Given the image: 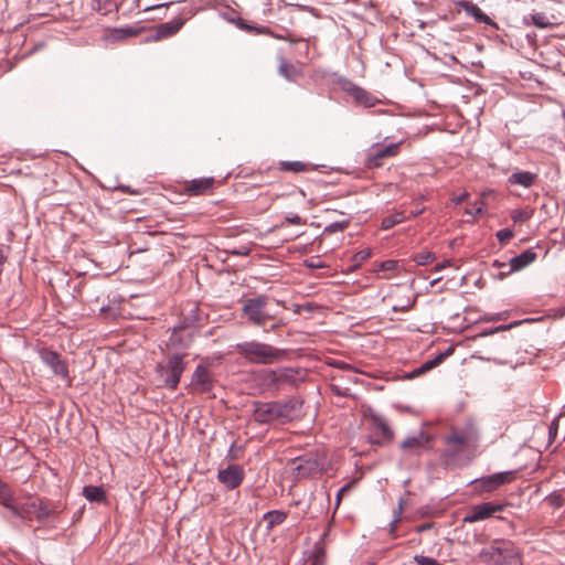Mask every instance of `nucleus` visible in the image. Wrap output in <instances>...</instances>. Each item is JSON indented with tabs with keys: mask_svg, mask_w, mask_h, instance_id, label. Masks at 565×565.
<instances>
[{
	"mask_svg": "<svg viewBox=\"0 0 565 565\" xmlns=\"http://www.w3.org/2000/svg\"><path fill=\"white\" fill-rule=\"evenodd\" d=\"M25 513H34L38 520H43L50 516L51 511L41 500H34L26 504Z\"/></svg>",
	"mask_w": 565,
	"mask_h": 565,
	"instance_id": "26",
	"label": "nucleus"
},
{
	"mask_svg": "<svg viewBox=\"0 0 565 565\" xmlns=\"http://www.w3.org/2000/svg\"><path fill=\"white\" fill-rule=\"evenodd\" d=\"M557 430H558V420L554 419L548 427V439L551 443L555 439V437L557 435Z\"/></svg>",
	"mask_w": 565,
	"mask_h": 565,
	"instance_id": "44",
	"label": "nucleus"
},
{
	"mask_svg": "<svg viewBox=\"0 0 565 565\" xmlns=\"http://www.w3.org/2000/svg\"><path fill=\"white\" fill-rule=\"evenodd\" d=\"M267 302L268 297L265 295L246 299L242 307V316L253 326H265L267 321L274 319L266 309Z\"/></svg>",
	"mask_w": 565,
	"mask_h": 565,
	"instance_id": "5",
	"label": "nucleus"
},
{
	"mask_svg": "<svg viewBox=\"0 0 565 565\" xmlns=\"http://www.w3.org/2000/svg\"><path fill=\"white\" fill-rule=\"evenodd\" d=\"M185 366L186 364L183 361V355L174 354L169 356L164 363H158L156 371L166 387L175 390Z\"/></svg>",
	"mask_w": 565,
	"mask_h": 565,
	"instance_id": "4",
	"label": "nucleus"
},
{
	"mask_svg": "<svg viewBox=\"0 0 565 565\" xmlns=\"http://www.w3.org/2000/svg\"><path fill=\"white\" fill-rule=\"evenodd\" d=\"M326 551L322 546L316 545L312 554L308 557V565H324Z\"/></svg>",
	"mask_w": 565,
	"mask_h": 565,
	"instance_id": "31",
	"label": "nucleus"
},
{
	"mask_svg": "<svg viewBox=\"0 0 565 565\" xmlns=\"http://www.w3.org/2000/svg\"><path fill=\"white\" fill-rule=\"evenodd\" d=\"M286 519L287 514L278 510H273L264 514V520L267 523L266 529L268 531L273 530L276 525L284 523Z\"/></svg>",
	"mask_w": 565,
	"mask_h": 565,
	"instance_id": "28",
	"label": "nucleus"
},
{
	"mask_svg": "<svg viewBox=\"0 0 565 565\" xmlns=\"http://www.w3.org/2000/svg\"><path fill=\"white\" fill-rule=\"evenodd\" d=\"M518 324H519V322H512V323H510V324H508V326H500V327H498V328H495V329L491 330L490 332H484V333H482L481 335H488V334H493V333L499 332V331H502V330H509V329H511L512 327L518 326Z\"/></svg>",
	"mask_w": 565,
	"mask_h": 565,
	"instance_id": "47",
	"label": "nucleus"
},
{
	"mask_svg": "<svg viewBox=\"0 0 565 565\" xmlns=\"http://www.w3.org/2000/svg\"><path fill=\"white\" fill-rule=\"evenodd\" d=\"M443 440L445 449L440 455L441 462L445 467H451L457 465L466 448H475L477 446L479 436L472 427L465 429L452 428Z\"/></svg>",
	"mask_w": 565,
	"mask_h": 565,
	"instance_id": "1",
	"label": "nucleus"
},
{
	"mask_svg": "<svg viewBox=\"0 0 565 565\" xmlns=\"http://www.w3.org/2000/svg\"><path fill=\"white\" fill-rule=\"evenodd\" d=\"M414 562L417 565H443L439 562H437L435 558L428 557V556H423V555H415Z\"/></svg>",
	"mask_w": 565,
	"mask_h": 565,
	"instance_id": "41",
	"label": "nucleus"
},
{
	"mask_svg": "<svg viewBox=\"0 0 565 565\" xmlns=\"http://www.w3.org/2000/svg\"><path fill=\"white\" fill-rule=\"evenodd\" d=\"M254 406V418L256 422L265 424L277 420L274 402H257Z\"/></svg>",
	"mask_w": 565,
	"mask_h": 565,
	"instance_id": "19",
	"label": "nucleus"
},
{
	"mask_svg": "<svg viewBox=\"0 0 565 565\" xmlns=\"http://www.w3.org/2000/svg\"><path fill=\"white\" fill-rule=\"evenodd\" d=\"M350 488H351V483H347L345 486H343L342 488L339 489V491L337 493V498H335V507L337 508L341 503L343 493L347 492Z\"/></svg>",
	"mask_w": 565,
	"mask_h": 565,
	"instance_id": "46",
	"label": "nucleus"
},
{
	"mask_svg": "<svg viewBox=\"0 0 565 565\" xmlns=\"http://www.w3.org/2000/svg\"><path fill=\"white\" fill-rule=\"evenodd\" d=\"M331 390L334 394L339 395V396H345L347 395V391H341L340 387L337 385V384H331Z\"/></svg>",
	"mask_w": 565,
	"mask_h": 565,
	"instance_id": "56",
	"label": "nucleus"
},
{
	"mask_svg": "<svg viewBox=\"0 0 565 565\" xmlns=\"http://www.w3.org/2000/svg\"><path fill=\"white\" fill-rule=\"evenodd\" d=\"M501 244L508 243L513 237V232L510 228H502L495 234Z\"/></svg>",
	"mask_w": 565,
	"mask_h": 565,
	"instance_id": "40",
	"label": "nucleus"
},
{
	"mask_svg": "<svg viewBox=\"0 0 565 565\" xmlns=\"http://www.w3.org/2000/svg\"><path fill=\"white\" fill-rule=\"evenodd\" d=\"M434 259L435 255L430 252L418 253L414 256V262L419 266L427 265L431 263Z\"/></svg>",
	"mask_w": 565,
	"mask_h": 565,
	"instance_id": "37",
	"label": "nucleus"
},
{
	"mask_svg": "<svg viewBox=\"0 0 565 565\" xmlns=\"http://www.w3.org/2000/svg\"><path fill=\"white\" fill-rule=\"evenodd\" d=\"M235 350L237 354L250 364H274L285 355L284 350L256 340L237 343Z\"/></svg>",
	"mask_w": 565,
	"mask_h": 565,
	"instance_id": "2",
	"label": "nucleus"
},
{
	"mask_svg": "<svg viewBox=\"0 0 565 565\" xmlns=\"http://www.w3.org/2000/svg\"><path fill=\"white\" fill-rule=\"evenodd\" d=\"M406 503V500L401 498L399 501H398V508L397 510L395 511V514L397 515H402V512H403V509H404V505Z\"/></svg>",
	"mask_w": 565,
	"mask_h": 565,
	"instance_id": "57",
	"label": "nucleus"
},
{
	"mask_svg": "<svg viewBox=\"0 0 565 565\" xmlns=\"http://www.w3.org/2000/svg\"><path fill=\"white\" fill-rule=\"evenodd\" d=\"M443 361H444L443 356L440 354H438L434 359H430V360L426 361L425 363H423L422 366L415 371V373L422 374L426 371H429V370L434 369L435 366H437L438 364H440Z\"/></svg>",
	"mask_w": 565,
	"mask_h": 565,
	"instance_id": "34",
	"label": "nucleus"
},
{
	"mask_svg": "<svg viewBox=\"0 0 565 565\" xmlns=\"http://www.w3.org/2000/svg\"><path fill=\"white\" fill-rule=\"evenodd\" d=\"M433 438L424 430H419L416 435L406 437L399 448L406 457L420 456L430 448Z\"/></svg>",
	"mask_w": 565,
	"mask_h": 565,
	"instance_id": "6",
	"label": "nucleus"
},
{
	"mask_svg": "<svg viewBox=\"0 0 565 565\" xmlns=\"http://www.w3.org/2000/svg\"><path fill=\"white\" fill-rule=\"evenodd\" d=\"M468 198V193L465 192L456 198L452 199V202L456 204V205H459L461 204L466 199Z\"/></svg>",
	"mask_w": 565,
	"mask_h": 565,
	"instance_id": "53",
	"label": "nucleus"
},
{
	"mask_svg": "<svg viewBox=\"0 0 565 565\" xmlns=\"http://www.w3.org/2000/svg\"><path fill=\"white\" fill-rule=\"evenodd\" d=\"M39 355L41 361L46 364L56 376L68 380V366L60 353L42 348L39 350Z\"/></svg>",
	"mask_w": 565,
	"mask_h": 565,
	"instance_id": "9",
	"label": "nucleus"
},
{
	"mask_svg": "<svg viewBox=\"0 0 565 565\" xmlns=\"http://www.w3.org/2000/svg\"><path fill=\"white\" fill-rule=\"evenodd\" d=\"M419 212L417 211H414L413 215L416 216Z\"/></svg>",
	"mask_w": 565,
	"mask_h": 565,
	"instance_id": "63",
	"label": "nucleus"
},
{
	"mask_svg": "<svg viewBox=\"0 0 565 565\" xmlns=\"http://www.w3.org/2000/svg\"><path fill=\"white\" fill-rule=\"evenodd\" d=\"M83 495L90 502H104L106 500L105 490L98 486H85Z\"/></svg>",
	"mask_w": 565,
	"mask_h": 565,
	"instance_id": "27",
	"label": "nucleus"
},
{
	"mask_svg": "<svg viewBox=\"0 0 565 565\" xmlns=\"http://www.w3.org/2000/svg\"><path fill=\"white\" fill-rule=\"evenodd\" d=\"M439 280H440V278L433 279L430 281V286H435Z\"/></svg>",
	"mask_w": 565,
	"mask_h": 565,
	"instance_id": "62",
	"label": "nucleus"
},
{
	"mask_svg": "<svg viewBox=\"0 0 565 565\" xmlns=\"http://www.w3.org/2000/svg\"><path fill=\"white\" fill-rule=\"evenodd\" d=\"M443 361H444L443 356L440 354H438L434 359H430V360L426 361L425 363H423L422 366L415 371V373L422 374L426 371H429V370L434 369L435 366H437L438 364H440Z\"/></svg>",
	"mask_w": 565,
	"mask_h": 565,
	"instance_id": "33",
	"label": "nucleus"
},
{
	"mask_svg": "<svg viewBox=\"0 0 565 565\" xmlns=\"http://www.w3.org/2000/svg\"><path fill=\"white\" fill-rule=\"evenodd\" d=\"M492 266L497 267V268H505V267H508V264L501 263L499 260H494Z\"/></svg>",
	"mask_w": 565,
	"mask_h": 565,
	"instance_id": "61",
	"label": "nucleus"
},
{
	"mask_svg": "<svg viewBox=\"0 0 565 565\" xmlns=\"http://www.w3.org/2000/svg\"><path fill=\"white\" fill-rule=\"evenodd\" d=\"M278 169L284 172L300 173L311 170V164L302 161H280Z\"/></svg>",
	"mask_w": 565,
	"mask_h": 565,
	"instance_id": "25",
	"label": "nucleus"
},
{
	"mask_svg": "<svg viewBox=\"0 0 565 565\" xmlns=\"http://www.w3.org/2000/svg\"><path fill=\"white\" fill-rule=\"evenodd\" d=\"M372 252L370 248H363L359 252H356L353 256V262L356 264V265H360L361 263H363L364 260H366L370 256H371Z\"/></svg>",
	"mask_w": 565,
	"mask_h": 565,
	"instance_id": "39",
	"label": "nucleus"
},
{
	"mask_svg": "<svg viewBox=\"0 0 565 565\" xmlns=\"http://www.w3.org/2000/svg\"><path fill=\"white\" fill-rule=\"evenodd\" d=\"M370 420L371 429L376 437L374 441L376 445L383 446L391 444L394 440V431L384 417L379 414H371Z\"/></svg>",
	"mask_w": 565,
	"mask_h": 565,
	"instance_id": "11",
	"label": "nucleus"
},
{
	"mask_svg": "<svg viewBox=\"0 0 565 565\" xmlns=\"http://www.w3.org/2000/svg\"><path fill=\"white\" fill-rule=\"evenodd\" d=\"M248 253H249V249L246 247H241L239 249L233 252V254L242 255V256L248 255Z\"/></svg>",
	"mask_w": 565,
	"mask_h": 565,
	"instance_id": "58",
	"label": "nucleus"
},
{
	"mask_svg": "<svg viewBox=\"0 0 565 565\" xmlns=\"http://www.w3.org/2000/svg\"><path fill=\"white\" fill-rule=\"evenodd\" d=\"M185 23V19L183 18H174L171 21L158 24L154 28L153 34L148 36V41H160L163 39H168L174 34H177Z\"/></svg>",
	"mask_w": 565,
	"mask_h": 565,
	"instance_id": "14",
	"label": "nucleus"
},
{
	"mask_svg": "<svg viewBox=\"0 0 565 565\" xmlns=\"http://www.w3.org/2000/svg\"><path fill=\"white\" fill-rule=\"evenodd\" d=\"M263 377L267 383L278 385L279 383L292 380L294 375L290 369H280L264 371Z\"/></svg>",
	"mask_w": 565,
	"mask_h": 565,
	"instance_id": "21",
	"label": "nucleus"
},
{
	"mask_svg": "<svg viewBox=\"0 0 565 565\" xmlns=\"http://www.w3.org/2000/svg\"><path fill=\"white\" fill-rule=\"evenodd\" d=\"M213 384L210 370L205 365L199 364L191 376L189 388L195 393H207L213 388Z\"/></svg>",
	"mask_w": 565,
	"mask_h": 565,
	"instance_id": "10",
	"label": "nucleus"
},
{
	"mask_svg": "<svg viewBox=\"0 0 565 565\" xmlns=\"http://www.w3.org/2000/svg\"><path fill=\"white\" fill-rule=\"evenodd\" d=\"M214 183L212 177L193 179L184 182L183 190L189 196L205 195L213 190Z\"/></svg>",
	"mask_w": 565,
	"mask_h": 565,
	"instance_id": "18",
	"label": "nucleus"
},
{
	"mask_svg": "<svg viewBox=\"0 0 565 565\" xmlns=\"http://www.w3.org/2000/svg\"><path fill=\"white\" fill-rule=\"evenodd\" d=\"M516 477V471H502L498 473H493L488 477H483L480 479L481 488L483 491H493L498 489L502 484H507L512 482Z\"/></svg>",
	"mask_w": 565,
	"mask_h": 565,
	"instance_id": "17",
	"label": "nucleus"
},
{
	"mask_svg": "<svg viewBox=\"0 0 565 565\" xmlns=\"http://www.w3.org/2000/svg\"><path fill=\"white\" fill-rule=\"evenodd\" d=\"M0 497L2 499V504L8 508L14 515L24 518V513L20 511L17 507L12 504L13 497L10 488L0 480Z\"/></svg>",
	"mask_w": 565,
	"mask_h": 565,
	"instance_id": "24",
	"label": "nucleus"
},
{
	"mask_svg": "<svg viewBox=\"0 0 565 565\" xmlns=\"http://www.w3.org/2000/svg\"><path fill=\"white\" fill-rule=\"evenodd\" d=\"M406 220V216L403 212H395L393 214H390L385 217H383L381 223V228L386 231L392 228L393 226L404 222Z\"/></svg>",
	"mask_w": 565,
	"mask_h": 565,
	"instance_id": "30",
	"label": "nucleus"
},
{
	"mask_svg": "<svg viewBox=\"0 0 565 565\" xmlns=\"http://www.w3.org/2000/svg\"><path fill=\"white\" fill-rule=\"evenodd\" d=\"M399 520H401V515L395 514L394 520L391 522V531H395L396 530V524H397V522Z\"/></svg>",
	"mask_w": 565,
	"mask_h": 565,
	"instance_id": "60",
	"label": "nucleus"
},
{
	"mask_svg": "<svg viewBox=\"0 0 565 565\" xmlns=\"http://www.w3.org/2000/svg\"><path fill=\"white\" fill-rule=\"evenodd\" d=\"M306 265L310 268H322L324 267L318 259V257H312L309 260H306Z\"/></svg>",
	"mask_w": 565,
	"mask_h": 565,
	"instance_id": "49",
	"label": "nucleus"
},
{
	"mask_svg": "<svg viewBox=\"0 0 565 565\" xmlns=\"http://www.w3.org/2000/svg\"><path fill=\"white\" fill-rule=\"evenodd\" d=\"M396 266V262L395 260H385L381 264V268L382 269H385V270H391V269H394Z\"/></svg>",
	"mask_w": 565,
	"mask_h": 565,
	"instance_id": "50",
	"label": "nucleus"
},
{
	"mask_svg": "<svg viewBox=\"0 0 565 565\" xmlns=\"http://www.w3.org/2000/svg\"><path fill=\"white\" fill-rule=\"evenodd\" d=\"M292 465L298 478H306L319 469L318 461L310 458H296Z\"/></svg>",
	"mask_w": 565,
	"mask_h": 565,
	"instance_id": "20",
	"label": "nucleus"
},
{
	"mask_svg": "<svg viewBox=\"0 0 565 565\" xmlns=\"http://www.w3.org/2000/svg\"><path fill=\"white\" fill-rule=\"evenodd\" d=\"M532 23L541 29L548 28L553 23L544 12H537L531 15Z\"/></svg>",
	"mask_w": 565,
	"mask_h": 565,
	"instance_id": "32",
	"label": "nucleus"
},
{
	"mask_svg": "<svg viewBox=\"0 0 565 565\" xmlns=\"http://www.w3.org/2000/svg\"><path fill=\"white\" fill-rule=\"evenodd\" d=\"M536 257L537 255L532 248H529L522 252L520 255L512 257L508 263V270L501 271L499 275L500 278H503L514 271L522 270L523 268L531 265L536 259Z\"/></svg>",
	"mask_w": 565,
	"mask_h": 565,
	"instance_id": "16",
	"label": "nucleus"
},
{
	"mask_svg": "<svg viewBox=\"0 0 565 565\" xmlns=\"http://www.w3.org/2000/svg\"><path fill=\"white\" fill-rule=\"evenodd\" d=\"M343 89L354 99L358 105L365 108L374 107L379 103L376 97L351 82L345 83Z\"/></svg>",
	"mask_w": 565,
	"mask_h": 565,
	"instance_id": "15",
	"label": "nucleus"
},
{
	"mask_svg": "<svg viewBox=\"0 0 565 565\" xmlns=\"http://www.w3.org/2000/svg\"><path fill=\"white\" fill-rule=\"evenodd\" d=\"M531 217V214L524 210H513L511 212V218L514 223H524Z\"/></svg>",
	"mask_w": 565,
	"mask_h": 565,
	"instance_id": "38",
	"label": "nucleus"
},
{
	"mask_svg": "<svg viewBox=\"0 0 565 565\" xmlns=\"http://www.w3.org/2000/svg\"><path fill=\"white\" fill-rule=\"evenodd\" d=\"M181 0H178L177 2H180ZM175 1H168V2H164V3H160V4H156V6H151V7H148L146 10H154V9H159V8H168L169 6L173 4Z\"/></svg>",
	"mask_w": 565,
	"mask_h": 565,
	"instance_id": "51",
	"label": "nucleus"
},
{
	"mask_svg": "<svg viewBox=\"0 0 565 565\" xmlns=\"http://www.w3.org/2000/svg\"><path fill=\"white\" fill-rule=\"evenodd\" d=\"M399 142L390 145L376 143L371 147L366 154V166L369 168H379L386 158L395 157L399 150Z\"/></svg>",
	"mask_w": 565,
	"mask_h": 565,
	"instance_id": "7",
	"label": "nucleus"
},
{
	"mask_svg": "<svg viewBox=\"0 0 565 565\" xmlns=\"http://www.w3.org/2000/svg\"><path fill=\"white\" fill-rule=\"evenodd\" d=\"M245 478V471L242 466L230 463L225 468L217 471V480L227 489L234 490L238 488Z\"/></svg>",
	"mask_w": 565,
	"mask_h": 565,
	"instance_id": "8",
	"label": "nucleus"
},
{
	"mask_svg": "<svg viewBox=\"0 0 565 565\" xmlns=\"http://www.w3.org/2000/svg\"><path fill=\"white\" fill-rule=\"evenodd\" d=\"M443 361H444L443 356L440 354H438L434 359H430V360L426 361L425 363H423L422 366L415 371V373L422 374L426 371H429V370L434 369L435 366H437L438 364H440Z\"/></svg>",
	"mask_w": 565,
	"mask_h": 565,
	"instance_id": "35",
	"label": "nucleus"
},
{
	"mask_svg": "<svg viewBox=\"0 0 565 565\" xmlns=\"http://www.w3.org/2000/svg\"><path fill=\"white\" fill-rule=\"evenodd\" d=\"M350 224L349 220L333 222L324 227V233H335L344 231Z\"/></svg>",
	"mask_w": 565,
	"mask_h": 565,
	"instance_id": "36",
	"label": "nucleus"
},
{
	"mask_svg": "<svg viewBox=\"0 0 565 565\" xmlns=\"http://www.w3.org/2000/svg\"><path fill=\"white\" fill-rule=\"evenodd\" d=\"M484 205L483 200H478L472 204L471 209L466 210V213L472 216L479 215L482 213Z\"/></svg>",
	"mask_w": 565,
	"mask_h": 565,
	"instance_id": "42",
	"label": "nucleus"
},
{
	"mask_svg": "<svg viewBox=\"0 0 565 565\" xmlns=\"http://www.w3.org/2000/svg\"><path fill=\"white\" fill-rule=\"evenodd\" d=\"M550 502L552 505L561 508L564 504V499L559 494H553L550 498Z\"/></svg>",
	"mask_w": 565,
	"mask_h": 565,
	"instance_id": "48",
	"label": "nucleus"
},
{
	"mask_svg": "<svg viewBox=\"0 0 565 565\" xmlns=\"http://www.w3.org/2000/svg\"><path fill=\"white\" fill-rule=\"evenodd\" d=\"M467 14L475 18L477 22L491 24V19L482 12V10L471 1H462L458 4Z\"/></svg>",
	"mask_w": 565,
	"mask_h": 565,
	"instance_id": "23",
	"label": "nucleus"
},
{
	"mask_svg": "<svg viewBox=\"0 0 565 565\" xmlns=\"http://www.w3.org/2000/svg\"><path fill=\"white\" fill-rule=\"evenodd\" d=\"M503 510L502 504H495L492 502H486L471 508L470 512L465 515V523H475L478 521L486 520L490 518L493 513L500 512Z\"/></svg>",
	"mask_w": 565,
	"mask_h": 565,
	"instance_id": "13",
	"label": "nucleus"
},
{
	"mask_svg": "<svg viewBox=\"0 0 565 565\" xmlns=\"http://www.w3.org/2000/svg\"><path fill=\"white\" fill-rule=\"evenodd\" d=\"M274 200H275V198H274V196H268L267 194H265V195H259V198H258V202H259V204H260V206H262V211H263V212H264V211H267V210L270 207V205H271V203L274 202Z\"/></svg>",
	"mask_w": 565,
	"mask_h": 565,
	"instance_id": "43",
	"label": "nucleus"
},
{
	"mask_svg": "<svg viewBox=\"0 0 565 565\" xmlns=\"http://www.w3.org/2000/svg\"><path fill=\"white\" fill-rule=\"evenodd\" d=\"M333 365H334L335 367H338V369H341V370H349V371H353V367H352L351 365H349L348 363L342 362V361H340V362H335Z\"/></svg>",
	"mask_w": 565,
	"mask_h": 565,
	"instance_id": "55",
	"label": "nucleus"
},
{
	"mask_svg": "<svg viewBox=\"0 0 565 565\" xmlns=\"http://www.w3.org/2000/svg\"><path fill=\"white\" fill-rule=\"evenodd\" d=\"M454 353V348L452 347H449L446 351L439 353L443 359L445 360L446 358H448L449 355H451Z\"/></svg>",
	"mask_w": 565,
	"mask_h": 565,
	"instance_id": "59",
	"label": "nucleus"
},
{
	"mask_svg": "<svg viewBox=\"0 0 565 565\" xmlns=\"http://www.w3.org/2000/svg\"><path fill=\"white\" fill-rule=\"evenodd\" d=\"M279 74L288 81H296L300 75V71L295 65L288 63L286 60L280 58Z\"/></svg>",
	"mask_w": 565,
	"mask_h": 565,
	"instance_id": "29",
	"label": "nucleus"
},
{
	"mask_svg": "<svg viewBox=\"0 0 565 565\" xmlns=\"http://www.w3.org/2000/svg\"><path fill=\"white\" fill-rule=\"evenodd\" d=\"M277 419L290 422L301 413L302 402L298 398L274 402Z\"/></svg>",
	"mask_w": 565,
	"mask_h": 565,
	"instance_id": "12",
	"label": "nucleus"
},
{
	"mask_svg": "<svg viewBox=\"0 0 565 565\" xmlns=\"http://www.w3.org/2000/svg\"><path fill=\"white\" fill-rule=\"evenodd\" d=\"M479 558L486 565H521V552L509 540H493L480 551Z\"/></svg>",
	"mask_w": 565,
	"mask_h": 565,
	"instance_id": "3",
	"label": "nucleus"
},
{
	"mask_svg": "<svg viewBox=\"0 0 565 565\" xmlns=\"http://www.w3.org/2000/svg\"><path fill=\"white\" fill-rule=\"evenodd\" d=\"M414 303H415V300H413L412 302H409L405 306H401V307L394 306L393 310L394 311H407L414 306Z\"/></svg>",
	"mask_w": 565,
	"mask_h": 565,
	"instance_id": "52",
	"label": "nucleus"
},
{
	"mask_svg": "<svg viewBox=\"0 0 565 565\" xmlns=\"http://www.w3.org/2000/svg\"><path fill=\"white\" fill-rule=\"evenodd\" d=\"M285 222L288 224H295V225L305 223V221L298 214L287 215L285 217Z\"/></svg>",
	"mask_w": 565,
	"mask_h": 565,
	"instance_id": "45",
	"label": "nucleus"
},
{
	"mask_svg": "<svg viewBox=\"0 0 565 565\" xmlns=\"http://www.w3.org/2000/svg\"><path fill=\"white\" fill-rule=\"evenodd\" d=\"M564 312H565V306H564Z\"/></svg>",
	"mask_w": 565,
	"mask_h": 565,
	"instance_id": "64",
	"label": "nucleus"
},
{
	"mask_svg": "<svg viewBox=\"0 0 565 565\" xmlns=\"http://www.w3.org/2000/svg\"><path fill=\"white\" fill-rule=\"evenodd\" d=\"M536 180V174L530 171H519L512 173L508 182L512 185H521L523 188H531Z\"/></svg>",
	"mask_w": 565,
	"mask_h": 565,
	"instance_id": "22",
	"label": "nucleus"
},
{
	"mask_svg": "<svg viewBox=\"0 0 565 565\" xmlns=\"http://www.w3.org/2000/svg\"><path fill=\"white\" fill-rule=\"evenodd\" d=\"M448 266H450V260H445V262L438 263L434 267V271L438 273V271H440L441 269H444V268H446Z\"/></svg>",
	"mask_w": 565,
	"mask_h": 565,
	"instance_id": "54",
	"label": "nucleus"
}]
</instances>
